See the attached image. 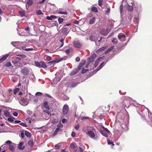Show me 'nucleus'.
Instances as JSON below:
<instances>
[{
    "label": "nucleus",
    "instance_id": "f257e3e1",
    "mask_svg": "<svg viewBox=\"0 0 152 152\" xmlns=\"http://www.w3.org/2000/svg\"><path fill=\"white\" fill-rule=\"evenodd\" d=\"M118 121L121 123L120 126L122 129H126L128 128V121L127 118H124L123 114L121 115V118H119Z\"/></svg>",
    "mask_w": 152,
    "mask_h": 152
},
{
    "label": "nucleus",
    "instance_id": "f03ea898",
    "mask_svg": "<svg viewBox=\"0 0 152 152\" xmlns=\"http://www.w3.org/2000/svg\"><path fill=\"white\" fill-rule=\"evenodd\" d=\"M132 99L130 97H128L126 99L124 100L122 102L123 106L125 108H128L130 105L133 103Z\"/></svg>",
    "mask_w": 152,
    "mask_h": 152
},
{
    "label": "nucleus",
    "instance_id": "7ed1b4c3",
    "mask_svg": "<svg viewBox=\"0 0 152 152\" xmlns=\"http://www.w3.org/2000/svg\"><path fill=\"white\" fill-rule=\"evenodd\" d=\"M21 59L19 57H13L12 58V63L15 65H18L20 64Z\"/></svg>",
    "mask_w": 152,
    "mask_h": 152
},
{
    "label": "nucleus",
    "instance_id": "20e7f679",
    "mask_svg": "<svg viewBox=\"0 0 152 152\" xmlns=\"http://www.w3.org/2000/svg\"><path fill=\"white\" fill-rule=\"evenodd\" d=\"M35 64L36 66L39 68H46L47 67L46 64L44 62L35 61Z\"/></svg>",
    "mask_w": 152,
    "mask_h": 152
},
{
    "label": "nucleus",
    "instance_id": "39448f33",
    "mask_svg": "<svg viewBox=\"0 0 152 152\" xmlns=\"http://www.w3.org/2000/svg\"><path fill=\"white\" fill-rule=\"evenodd\" d=\"M19 102L21 105L24 106H26L28 105L29 103V99L25 98L20 100Z\"/></svg>",
    "mask_w": 152,
    "mask_h": 152
},
{
    "label": "nucleus",
    "instance_id": "423d86ee",
    "mask_svg": "<svg viewBox=\"0 0 152 152\" xmlns=\"http://www.w3.org/2000/svg\"><path fill=\"white\" fill-rule=\"evenodd\" d=\"M69 108L68 105L66 104H64L62 109V113L64 115H67L69 111Z\"/></svg>",
    "mask_w": 152,
    "mask_h": 152
},
{
    "label": "nucleus",
    "instance_id": "0eeeda50",
    "mask_svg": "<svg viewBox=\"0 0 152 152\" xmlns=\"http://www.w3.org/2000/svg\"><path fill=\"white\" fill-rule=\"evenodd\" d=\"M96 57V55L95 53H94L88 59L87 63L89 64L91 62H93L95 60V59Z\"/></svg>",
    "mask_w": 152,
    "mask_h": 152
},
{
    "label": "nucleus",
    "instance_id": "6e6552de",
    "mask_svg": "<svg viewBox=\"0 0 152 152\" xmlns=\"http://www.w3.org/2000/svg\"><path fill=\"white\" fill-rule=\"evenodd\" d=\"M87 134L91 138L96 140V138L95 137L94 132L91 131H89L87 133Z\"/></svg>",
    "mask_w": 152,
    "mask_h": 152
},
{
    "label": "nucleus",
    "instance_id": "1a4fd4ad",
    "mask_svg": "<svg viewBox=\"0 0 152 152\" xmlns=\"http://www.w3.org/2000/svg\"><path fill=\"white\" fill-rule=\"evenodd\" d=\"M63 58L57 59L56 60H53L48 62V64H51L53 65L58 63L62 60Z\"/></svg>",
    "mask_w": 152,
    "mask_h": 152
},
{
    "label": "nucleus",
    "instance_id": "9d476101",
    "mask_svg": "<svg viewBox=\"0 0 152 152\" xmlns=\"http://www.w3.org/2000/svg\"><path fill=\"white\" fill-rule=\"evenodd\" d=\"M21 72L23 75H27L28 74L29 71L27 68L24 67L22 69Z\"/></svg>",
    "mask_w": 152,
    "mask_h": 152
},
{
    "label": "nucleus",
    "instance_id": "9b49d317",
    "mask_svg": "<svg viewBox=\"0 0 152 152\" xmlns=\"http://www.w3.org/2000/svg\"><path fill=\"white\" fill-rule=\"evenodd\" d=\"M73 44L74 46L76 48H79L81 47V44L77 41L73 42Z\"/></svg>",
    "mask_w": 152,
    "mask_h": 152
},
{
    "label": "nucleus",
    "instance_id": "f8f14e48",
    "mask_svg": "<svg viewBox=\"0 0 152 152\" xmlns=\"http://www.w3.org/2000/svg\"><path fill=\"white\" fill-rule=\"evenodd\" d=\"M126 37L125 35L122 33H119L118 36V39L120 40H121L122 38H124V39H125Z\"/></svg>",
    "mask_w": 152,
    "mask_h": 152
},
{
    "label": "nucleus",
    "instance_id": "ddd939ff",
    "mask_svg": "<svg viewBox=\"0 0 152 152\" xmlns=\"http://www.w3.org/2000/svg\"><path fill=\"white\" fill-rule=\"evenodd\" d=\"M9 56V54H7L3 56L0 59V63L5 60Z\"/></svg>",
    "mask_w": 152,
    "mask_h": 152
},
{
    "label": "nucleus",
    "instance_id": "4468645a",
    "mask_svg": "<svg viewBox=\"0 0 152 152\" xmlns=\"http://www.w3.org/2000/svg\"><path fill=\"white\" fill-rule=\"evenodd\" d=\"M11 44L15 47L18 48V45H20V42H11Z\"/></svg>",
    "mask_w": 152,
    "mask_h": 152
},
{
    "label": "nucleus",
    "instance_id": "2eb2a0df",
    "mask_svg": "<svg viewBox=\"0 0 152 152\" xmlns=\"http://www.w3.org/2000/svg\"><path fill=\"white\" fill-rule=\"evenodd\" d=\"M86 62V61L85 60H83L81 62H80L78 67V68L77 69H79V70L81 68V67L82 66H83V64L85 63Z\"/></svg>",
    "mask_w": 152,
    "mask_h": 152
},
{
    "label": "nucleus",
    "instance_id": "dca6fc26",
    "mask_svg": "<svg viewBox=\"0 0 152 152\" xmlns=\"http://www.w3.org/2000/svg\"><path fill=\"white\" fill-rule=\"evenodd\" d=\"M63 145V144L62 143H59L58 144L56 145H55V148L56 149H58L61 148Z\"/></svg>",
    "mask_w": 152,
    "mask_h": 152
},
{
    "label": "nucleus",
    "instance_id": "f3484780",
    "mask_svg": "<svg viewBox=\"0 0 152 152\" xmlns=\"http://www.w3.org/2000/svg\"><path fill=\"white\" fill-rule=\"evenodd\" d=\"M61 80L60 77H55L53 80V83L56 84H57Z\"/></svg>",
    "mask_w": 152,
    "mask_h": 152
},
{
    "label": "nucleus",
    "instance_id": "a211bd4d",
    "mask_svg": "<svg viewBox=\"0 0 152 152\" xmlns=\"http://www.w3.org/2000/svg\"><path fill=\"white\" fill-rule=\"evenodd\" d=\"M23 142H21L20 143L18 146V148L21 150H23L25 148V146H23Z\"/></svg>",
    "mask_w": 152,
    "mask_h": 152
},
{
    "label": "nucleus",
    "instance_id": "6ab92c4d",
    "mask_svg": "<svg viewBox=\"0 0 152 152\" xmlns=\"http://www.w3.org/2000/svg\"><path fill=\"white\" fill-rule=\"evenodd\" d=\"M56 16L54 15H52L50 16H47L46 17V18L48 20H52V19H55L56 18Z\"/></svg>",
    "mask_w": 152,
    "mask_h": 152
},
{
    "label": "nucleus",
    "instance_id": "aec40b11",
    "mask_svg": "<svg viewBox=\"0 0 152 152\" xmlns=\"http://www.w3.org/2000/svg\"><path fill=\"white\" fill-rule=\"evenodd\" d=\"M43 105L45 108L47 110H49L50 107L48 105V102L47 101H45L44 102Z\"/></svg>",
    "mask_w": 152,
    "mask_h": 152
},
{
    "label": "nucleus",
    "instance_id": "412c9836",
    "mask_svg": "<svg viewBox=\"0 0 152 152\" xmlns=\"http://www.w3.org/2000/svg\"><path fill=\"white\" fill-rule=\"evenodd\" d=\"M102 58V57H99L98 58L94 64V66L96 67L98 65L100 61V60Z\"/></svg>",
    "mask_w": 152,
    "mask_h": 152
},
{
    "label": "nucleus",
    "instance_id": "4be33fe9",
    "mask_svg": "<svg viewBox=\"0 0 152 152\" xmlns=\"http://www.w3.org/2000/svg\"><path fill=\"white\" fill-rule=\"evenodd\" d=\"M79 69H75L74 70L72 71L70 73L71 75H73L76 74L78 72Z\"/></svg>",
    "mask_w": 152,
    "mask_h": 152
},
{
    "label": "nucleus",
    "instance_id": "5701e85b",
    "mask_svg": "<svg viewBox=\"0 0 152 152\" xmlns=\"http://www.w3.org/2000/svg\"><path fill=\"white\" fill-rule=\"evenodd\" d=\"M100 34L102 35H103L104 36H106L107 35V34L106 32L105 31V29H103L101 30L100 31Z\"/></svg>",
    "mask_w": 152,
    "mask_h": 152
},
{
    "label": "nucleus",
    "instance_id": "b1692460",
    "mask_svg": "<svg viewBox=\"0 0 152 152\" xmlns=\"http://www.w3.org/2000/svg\"><path fill=\"white\" fill-rule=\"evenodd\" d=\"M89 39L91 41H94L95 42L97 39L96 37L93 35H91Z\"/></svg>",
    "mask_w": 152,
    "mask_h": 152
},
{
    "label": "nucleus",
    "instance_id": "393cba45",
    "mask_svg": "<svg viewBox=\"0 0 152 152\" xmlns=\"http://www.w3.org/2000/svg\"><path fill=\"white\" fill-rule=\"evenodd\" d=\"M105 63L104 64V62L102 63L99 67L96 69V71L97 72L101 69L104 66Z\"/></svg>",
    "mask_w": 152,
    "mask_h": 152
},
{
    "label": "nucleus",
    "instance_id": "a878e982",
    "mask_svg": "<svg viewBox=\"0 0 152 152\" xmlns=\"http://www.w3.org/2000/svg\"><path fill=\"white\" fill-rule=\"evenodd\" d=\"M73 51V49L72 48H70L69 49H67L65 52L66 54L69 55V54L70 53L72 52Z\"/></svg>",
    "mask_w": 152,
    "mask_h": 152
},
{
    "label": "nucleus",
    "instance_id": "bb28decb",
    "mask_svg": "<svg viewBox=\"0 0 152 152\" xmlns=\"http://www.w3.org/2000/svg\"><path fill=\"white\" fill-rule=\"evenodd\" d=\"M106 48L107 47H101L97 50L96 52H99L101 51H103L104 50H106Z\"/></svg>",
    "mask_w": 152,
    "mask_h": 152
},
{
    "label": "nucleus",
    "instance_id": "cd10ccee",
    "mask_svg": "<svg viewBox=\"0 0 152 152\" xmlns=\"http://www.w3.org/2000/svg\"><path fill=\"white\" fill-rule=\"evenodd\" d=\"M4 115L6 117H9L10 115V113L7 110L4 111Z\"/></svg>",
    "mask_w": 152,
    "mask_h": 152
},
{
    "label": "nucleus",
    "instance_id": "c85d7f7f",
    "mask_svg": "<svg viewBox=\"0 0 152 152\" xmlns=\"http://www.w3.org/2000/svg\"><path fill=\"white\" fill-rule=\"evenodd\" d=\"M69 30V28H64L62 30V32L64 34H66L68 32Z\"/></svg>",
    "mask_w": 152,
    "mask_h": 152
},
{
    "label": "nucleus",
    "instance_id": "c756f323",
    "mask_svg": "<svg viewBox=\"0 0 152 152\" xmlns=\"http://www.w3.org/2000/svg\"><path fill=\"white\" fill-rule=\"evenodd\" d=\"M10 150L12 151H14L15 150V148L12 145H10L9 147Z\"/></svg>",
    "mask_w": 152,
    "mask_h": 152
},
{
    "label": "nucleus",
    "instance_id": "7c9ffc66",
    "mask_svg": "<svg viewBox=\"0 0 152 152\" xmlns=\"http://www.w3.org/2000/svg\"><path fill=\"white\" fill-rule=\"evenodd\" d=\"M128 17L129 19V20L130 21L133 17V15L131 13H129Z\"/></svg>",
    "mask_w": 152,
    "mask_h": 152
},
{
    "label": "nucleus",
    "instance_id": "2f4dec72",
    "mask_svg": "<svg viewBox=\"0 0 152 152\" xmlns=\"http://www.w3.org/2000/svg\"><path fill=\"white\" fill-rule=\"evenodd\" d=\"M104 38V37H101L100 38V39L98 40V42H96V41L95 42V43L96 45L99 46V44L100 43V42L102 40V39Z\"/></svg>",
    "mask_w": 152,
    "mask_h": 152
},
{
    "label": "nucleus",
    "instance_id": "473e14b6",
    "mask_svg": "<svg viewBox=\"0 0 152 152\" xmlns=\"http://www.w3.org/2000/svg\"><path fill=\"white\" fill-rule=\"evenodd\" d=\"M95 18L94 17H93L89 21V23L90 24H93L95 22Z\"/></svg>",
    "mask_w": 152,
    "mask_h": 152
},
{
    "label": "nucleus",
    "instance_id": "72a5a7b5",
    "mask_svg": "<svg viewBox=\"0 0 152 152\" xmlns=\"http://www.w3.org/2000/svg\"><path fill=\"white\" fill-rule=\"evenodd\" d=\"M19 13L20 15L22 17H23L25 16V13L23 11H19Z\"/></svg>",
    "mask_w": 152,
    "mask_h": 152
},
{
    "label": "nucleus",
    "instance_id": "f704fd0d",
    "mask_svg": "<svg viewBox=\"0 0 152 152\" xmlns=\"http://www.w3.org/2000/svg\"><path fill=\"white\" fill-rule=\"evenodd\" d=\"M25 134L26 137H30L31 136L30 133L27 131H25Z\"/></svg>",
    "mask_w": 152,
    "mask_h": 152
},
{
    "label": "nucleus",
    "instance_id": "c9c22d12",
    "mask_svg": "<svg viewBox=\"0 0 152 152\" xmlns=\"http://www.w3.org/2000/svg\"><path fill=\"white\" fill-rule=\"evenodd\" d=\"M99 132L103 136H105L106 137H108V135L106 133L104 132L102 130H100Z\"/></svg>",
    "mask_w": 152,
    "mask_h": 152
},
{
    "label": "nucleus",
    "instance_id": "e433bc0d",
    "mask_svg": "<svg viewBox=\"0 0 152 152\" xmlns=\"http://www.w3.org/2000/svg\"><path fill=\"white\" fill-rule=\"evenodd\" d=\"M33 4V1L31 0H28L27 1V3H26V5H28V6H30L32 5Z\"/></svg>",
    "mask_w": 152,
    "mask_h": 152
},
{
    "label": "nucleus",
    "instance_id": "4c0bfd02",
    "mask_svg": "<svg viewBox=\"0 0 152 152\" xmlns=\"http://www.w3.org/2000/svg\"><path fill=\"white\" fill-rule=\"evenodd\" d=\"M128 9L130 12H129V13H131L132 11L133 10V7L132 6L129 5L128 7Z\"/></svg>",
    "mask_w": 152,
    "mask_h": 152
},
{
    "label": "nucleus",
    "instance_id": "58836bf2",
    "mask_svg": "<svg viewBox=\"0 0 152 152\" xmlns=\"http://www.w3.org/2000/svg\"><path fill=\"white\" fill-rule=\"evenodd\" d=\"M28 144L31 147L33 146L34 145V143L33 140H29L28 142Z\"/></svg>",
    "mask_w": 152,
    "mask_h": 152
},
{
    "label": "nucleus",
    "instance_id": "ea45409f",
    "mask_svg": "<svg viewBox=\"0 0 152 152\" xmlns=\"http://www.w3.org/2000/svg\"><path fill=\"white\" fill-rule=\"evenodd\" d=\"M91 10L92 11L97 12H98V9L96 7H93L91 8Z\"/></svg>",
    "mask_w": 152,
    "mask_h": 152
},
{
    "label": "nucleus",
    "instance_id": "a19ab883",
    "mask_svg": "<svg viewBox=\"0 0 152 152\" xmlns=\"http://www.w3.org/2000/svg\"><path fill=\"white\" fill-rule=\"evenodd\" d=\"M71 148H72L74 149L75 147V142L72 143L70 145Z\"/></svg>",
    "mask_w": 152,
    "mask_h": 152
},
{
    "label": "nucleus",
    "instance_id": "79ce46f5",
    "mask_svg": "<svg viewBox=\"0 0 152 152\" xmlns=\"http://www.w3.org/2000/svg\"><path fill=\"white\" fill-rule=\"evenodd\" d=\"M44 96H47V97H49V98H52V100H53L54 101H55V99H54L51 96H50V95L49 94H45Z\"/></svg>",
    "mask_w": 152,
    "mask_h": 152
},
{
    "label": "nucleus",
    "instance_id": "37998d69",
    "mask_svg": "<svg viewBox=\"0 0 152 152\" xmlns=\"http://www.w3.org/2000/svg\"><path fill=\"white\" fill-rule=\"evenodd\" d=\"M64 19L63 18H59L58 19V21L59 24H60L62 23L64 21Z\"/></svg>",
    "mask_w": 152,
    "mask_h": 152
},
{
    "label": "nucleus",
    "instance_id": "c03bdc74",
    "mask_svg": "<svg viewBox=\"0 0 152 152\" xmlns=\"http://www.w3.org/2000/svg\"><path fill=\"white\" fill-rule=\"evenodd\" d=\"M15 119V118H14L10 117L8 118L7 120L9 121L12 122L14 121V120Z\"/></svg>",
    "mask_w": 152,
    "mask_h": 152
},
{
    "label": "nucleus",
    "instance_id": "a18cd8bd",
    "mask_svg": "<svg viewBox=\"0 0 152 152\" xmlns=\"http://www.w3.org/2000/svg\"><path fill=\"white\" fill-rule=\"evenodd\" d=\"M62 98L64 100H67L69 99V97L65 95H64L63 96Z\"/></svg>",
    "mask_w": 152,
    "mask_h": 152
},
{
    "label": "nucleus",
    "instance_id": "49530a36",
    "mask_svg": "<svg viewBox=\"0 0 152 152\" xmlns=\"http://www.w3.org/2000/svg\"><path fill=\"white\" fill-rule=\"evenodd\" d=\"M101 127L104 130L107 132L108 133L110 132V131L107 129L105 128L103 125H101Z\"/></svg>",
    "mask_w": 152,
    "mask_h": 152
},
{
    "label": "nucleus",
    "instance_id": "de8ad7c7",
    "mask_svg": "<svg viewBox=\"0 0 152 152\" xmlns=\"http://www.w3.org/2000/svg\"><path fill=\"white\" fill-rule=\"evenodd\" d=\"M58 13L61 14H64L66 15L67 14V12H62V11H59L58 12Z\"/></svg>",
    "mask_w": 152,
    "mask_h": 152
},
{
    "label": "nucleus",
    "instance_id": "09e8293b",
    "mask_svg": "<svg viewBox=\"0 0 152 152\" xmlns=\"http://www.w3.org/2000/svg\"><path fill=\"white\" fill-rule=\"evenodd\" d=\"M26 113L28 115L30 116L33 113V112L32 111L29 110H27Z\"/></svg>",
    "mask_w": 152,
    "mask_h": 152
},
{
    "label": "nucleus",
    "instance_id": "8fccbe9b",
    "mask_svg": "<svg viewBox=\"0 0 152 152\" xmlns=\"http://www.w3.org/2000/svg\"><path fill=\"white\" fill-rule=\"evenodd\" d=\"M103 0H99L98 1V4L99 6H101L102 4Z\"/></svg>",
    "mask_w": 152,
    "mask_h": 152
},
{
    "label": "nucleus",
    "instance_id": "3c124183",
    "mask_svg": "<svg viewBox=\"0 0 152 152\" xmlns=\"http://www.w3.org/2000/svg\"><path fill=\"white\" fill-rule=\"evenodd\" d=\"M19 91V89L18 88H16L14 90V94H16L17 93H18Z\"/></svg>",
    "mask_w": 152,
    "mask_h": 152
},
{
    "label": "nucleus",
    "instance_id": "603ef678",
    "mask_svg": "<svg viewBox=\"0 0 152 152\" xmlns=\"http://www.w3.org/2000/svg\"><path fill=\"white\" fill-rule=\"evenodd\" d=\"M57 126V127L59 128V127L62 128L63 127V125L61 122L58 123Z\"/></svg>",
    "mask_w": 152,
    "mask_h": 152
},
{
    "label": "nucleus",
    "instance_id": "864d4df0",
    "mask_svg": "<svg viewBox=\"0 0 152 152\" xmlns=\"http://www.w3.org/2000/svg\"><path fill=\"white\" fill-rule=\"evenodd\" d=\"M90 118L87 116L83 117L81 118V120H84L85 119H88Z\"/></svg>",
    "mask_w": 152,
    "mask_h": 152
},
{
    "label": "nucleus",
    "instance_id": "5fc2aeb1",
    "mask_svg": "<svg viewBox=\"0 0 152 152\" xmlns=\"http://www.w3.org/2000/svg\"><path fill=\"white\" fill-rule=\"evenodd\" d=\"M107 141L108 144V145L111 144L113 146L114 145V144L113 142L110 141V140H107Z\"/></svg>",
    "mask_w": 152,
    "mask_h": 152
},
{
    "label": "nucleus",
    "instance_id": "6e6d98bb",
    "mask_svg": "<svg viewBox=\"0 0 152 152\" xmlns=\"http://www.w3.org/2000/svg\"><path fill=\"white\" fill-rule=\"evenodd\" d=\"M37 14L38 15H40L42 14L43 13H42L41 11L40 10H39L37 12Z\"/></svg>",
    "mask_w": 152,
    "mask_h": 152
},
{
    "label": "nucleus",
    "instance_id": "4d7b16f0",
    "mask_svg": "<svg viewBox=\"0 0 152 152\" xmlns=\"http://www.w3.org/2000/svg\"><path fill=\"white\" fill-rule=\"evenodd\" d=\"M42 93L40 92H37L35 94L37 96H42Z\"/></svg>",
    "mask_w": 152,
    "mask_h": 152
},
{
    "label": "nucleus",
    "instance_id": "13d9d810",
    "mask_svg": "<svg viewBox=\"0 0 152 152\" xmlns=\"http://www.w3.org/2000/svg\"><path fill=\"white\" fill-rule=\"evenodd\" d=\"M20 125L23 127H27V126L25 123H21L20 124Z\"/></svg>",
    "mask_w": 152,
    "mask_h": 152
},
{
    "label": "nucleus",
    "instance_id": "bf43d9fd",
    "mask_svg": "<svg viewBox=\"0 0 152 152\" xmlns=\"http://www.w3.org/2000/svg\"><path fill=\"white\" fill-rule=\"evenodd\" d=\"M11 65V63L10 62H8L6 64V66L7 67H10Z\"/></svg>",
    "mask_w": 152,
    "mask_h": 152
},
{
    "label": "nucleus",
    "instance_id": "052dcab7",
    "mask_svg": "<svg viewBox=\"0 0 152 152\" xmlns=\"http://www.w3.org/2000/svg\"><path fill=\"white\" fill-rule=\"evenodd\" d=\"M19 56L22 58H25L26 57V56L24 54H20L19 55Z\"/></svg>",
    "mask_w": 152,
    "mask_h": 152
},
{
    "label": "nucleus",
    "instance_id": "680f3d73",
    "mask_svg": "<svg viewBox=\"0 0 152 152\" xmlns=\"http://www.w3.org/2000/svg\"><path fill=\"white\" fill-rule=\"evenodd\" d=\"M123 8V5L122 4L121 5L120 7V11L121 13H122V12Z\"/></svg>",
    "mask_w": 152,
    "mask_h": 152
},
{
    "label": "nucleus",
    "instance_id": "e2e57ef3",
    "mask_svg": "<svg viewBox=\"0 0 152 152\" xmlns=\"http://www.w3.org/2000/svg\"><path fill=\"white\" fill-rule=\"evenodd\" d=\"M43 112H44V113H46L47 114H50V115H51V113H50V112L48 111L47 110H43Z\"/></svg>",
    "mask_w": 152,
    "mask_h": 152
},
{
    "label": "nucleus",
    "instance_id": "0e129e2a",
    "mask_svg": "<svg viewBox=\"0 0 152 152\" xmlns=\"http://www.w3.org/2000/svg\"><path fill=\"white\" fill-rule=\"evenodd\" d=\"M88 71V69H83L82 71V73L83 74H84L87 71Z\"/></svg>",
    "mask_w": 152,
    "mask_h": 152
},
{
    "label": "nucleus",
    "instance_id": "69168bd1",
    "mask_svg": "<svg viewBox=\"0 0 152 152\" xmlns=\"http://www.w3.org/2000/svg\"><path fill=\"white\" fill-rule=\"evenodd\" d=\"M46 59L48 61H50L51 60L52 58L50 56H47Z\"/></svg>",
    "mask_w": 152,
    "mask_h": 152
},
{
    "label": "nucleus",
    "instance_id": "338daca9",
    "mask_svg": "<svg viewBox=\"0 0 152 152\" xmlns=\"http://www.w3.org/2000/svg\"><path fill=\"white\" fill-rule=\"evenodd\" d=\"M116 39L115 38H113V39L112 40V42L114 44H116L117 43L118 41H115V40Z\"/></svg>",
    "mask_w": 152,
    "mask_h": 152
},
{
    "label": "nucleus",
    "instance_id": "774afa93",
    "mask_svg": "<svg viewBox=\"0 0 152 152\" xmlns=\"http://www.w3.org/2000/svg\"><path fill=\"white\" fill-rule=\"evenodd\" d=\"M5 143L7 144H10L12 143V142L10 140H8V141H7L5 142Z\"/></svg>",
    "mask_w": 152,
    "mask_h": 152
}]
</instances>
